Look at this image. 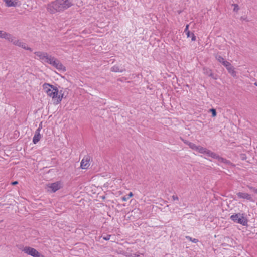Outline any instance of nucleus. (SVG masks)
Returning <instances> with one entry per match:
<instances>
[{"label": "nucleus", "instance_id": "nucleus-30", "mask_svg": "<svg viewBox=\"0 0 257 257\" xmlns=\"http://www.w3.org/2000/svg\"><path fill=\"white\" fill-rule=\"evenodd\" d=\"M234 11H237L239 10V8L237 5L234 4Z\"/></svg>", "mask_w": 257, "mask_h": 257}, {"label": "nucleus", "instance_id": "nucleus-26", "mask_svg": "<svg viewBox=\"0 0 257 257\" xmlns=\"http://www.w3.org/2000/svg\"><path fill=\"white\" fill-rule=\"evenodd\" d=\"M212 113V117H215L216 116V111L215 109L212 108L209 110Z\"/></svg>", "mask_w": 257, "mask_h": 257}, {"label": "nucleus", "instance_id": "nucleus-20", "mask_svg": "<svg viewBox=\"0 0 257 257\" xmlns=\"http://www.w3.org/2000/svg\"><path fill=\"white\" fill-rule=\"evenodd\" d=\"M203 73L206 75H207L209 76H211L212 75V73L211 70L208 68H203Z\"/></svg>", "mask_w": 257, "mask_h": 257}, {"label": "nucleus", "instance_id": "nucleus-9", "mask_svg": "<svg viewBox=\"0 0 257 257\" xmlns=\"http://www.w3.org/2000/svg\"><path fill=\"white\" fill-rule=\"evenodd\" d=\"M90 161V157L89 156H85L84 157V158L82 160L81 162V167L83 169H87L89 165Z\"/></svg>", "mask_w": 257, "mask_h": 257}, {"label": "nucleus", "instance_id": "nucleus-32", "mask_svg": "<svg viewBox=\"0 0 257 257\" xmlns=\"http://www.w3.org/2000/svg\"><path fill=\"white\" fill-rule=\"evenodd\" d=\"M172 199L173 200H178V199H179L178 196H176V195H173Z\"/></svg>", "mask_w": 257, "mask_h": 257}, {"label": "nucleus", "instance_id": "nucleus-16", "mask_svg": "<svg viewBox=\"0 0 257 257\" xmlns=\"http://www.w3.org/2000/svg\"><path fill=\"white\" fill-rule=\"evenodd\" d=\"M217 157L215 158L214 159H217L218 161L219 162H221V163H224V164H227V165H231L232 164V163L230 162V161H229V160H226L225 158H223L222 157H220L217 154Z\"/></svg>", "mask_w": 257, "mask_h": 257}, {"label": "nucleus", "instance_id": "nucleus-21", "mask_svg": "<svg viewBox=\"0 0 257 257\" xmlns=\"http://www.w3.org/2000/svg\"><path fill=\"white\" fill-rule=\"evenodd\" d=\"M204 148H205L202 146L196 145L195 149L194 150L197 151L198 152L201 154H202L204 151Z\"/></svg>", "mask_w": 257, "mask_h": 257}, {"label": "nucleus", "instance_id": "nucleus-36", "mask_svg": "<svg viewBox=\"0 0 257 257\" xmlns=\"http://www.w3.org/2000/svg\"><path fill=\"white\" fill-rule=\"evenodd\" d=\"M254 85L257 86V82L254 83Z\"/></svg>", "mask_w": 257, "mask_h": 257}, {"label": "nucleus", "instance_id": "nucleus-28", "mask_svg": "<svg viewBox=\"0 0 257 257\" xmlns=\"http://www.w3.org/2000/svg\"><path fill=\"white\" fill-rule=\"evenodd\" d=\"M110 237H111L110 235H107L105 236H103V239L105 240H109L110 239Z\"/></svg>", "mask_w": 257, "mask_h": 257}, {"label": "nucleus", "instance_id": "nucleus-24", "mask_svg": "<svg viewBox=\"0 0 257 257\" xmlns=\"http://www.w3.org/2000/svg\"><path fill=\"white\" fill-rule=\"evenodd\" d=\"M186 238L188 240H189L190 241H192V242H194V243H197L198 241V239H197L196 238H192L190 236H186Z\"/></svg>", "mask_w": 257, "mask_h": 257}, {"label": "nucleus", "instance_id": "nucleus-12", "mask_svg": "<svg viewBox=\"0 0 257 257\" xmlns=\"http://www.w3.org/2000/svg\"><path fill=\"white\" fill-rule=\"evenodd\" d=\"M52 66L56 68L58 70H65V67L62 65L60 61L57 58L53 62Z\"/></svg>", "mask_w": 257, "mask_h": 257}, {"label": "nucleus", "instance_id": "nucleus-35", "mask_svg": "<svg viewBox=\"0 0 257 257\" xmlns=\"http://www.w3.org/2000/svg\"><path fill=\"white\" fill-rule=\"evenodd\" d=\"M184 143H185V144H187V145H188V143H190L189 141H184Z\"/></svg>", "mask_w": 257, "mask_h": 257}, {"label": "nucleus", "instance_id": "nucleus-25", "mask_svg": "<svg viewBox=\"0 0 257 257\" xmlns=\"http://www.w3.org/2000/svg\"><path fill=\"white\" fill-rule=\"evenodd\" d=\"M188 145L189 146V147L192 149V150H194L195 149V148H196V145L193 143H188Z\"/></svg>", "mask_w": 257, "mask_h": 257}, {"label": "nucleus", "instance_id": "nucleus-22", "mask_svg": "<svg viewBox=\"0 0 257 257\" xmlns=\"http://www.w3.org/2000/svg\"><path fill=\"white\" fill-rule=\"evenodd\" d=\"M133 196V193L130 192L127 195L123 196L121 199H122V201H126L127 200H128L129 198H131V197H132Z\"/></svg>", "mask_w": 257, "mask_h": 257}, {"label": "nucleus", "instance_id": "nucleus-14", "mask_svg": "<svg viewBox=\"0 0 257 257\" xmlns=\"http://www.w3.org/2000/svg\"><path fill=\"white\" fill-rule=\"evenodd\" d=\"M202 154H206L208 157H210L214 159L215 158L217 157L216 153L212 152L211 151L207 149L206 148H204V151Z\"/></svg>", "mask_w": 257, "mask_h": 257}, {"label": "nucleus", "instance_id": "nucleus-7", "mask_svg": "<svg viewBox=\"0 0 257 257\" xmlns=\"http://www.w3.org/2000/svg\"><path fill=\"white\" fill-rule=\"evenodd\" d=\"M34 54L36 55V57H35V58L41 60L42 62H45L46 58L48 57V54L47 53L41 51L35 52Z\"/></svg>", "mask_w": 257, "mask_h": 257}, {"label": "nucleus", "instance_id": "nucleus-31", "mask_svg": "<svg viewBox=\"0 0 257 257\" xmlns=\"http://www.w3.org/2000/svg\"><path fill=\"white\" fill-rule=\"evenodd\" d=\"M249 188L251 190H252V191L255 193L257 194V189H255L254 188H253L252 187H249Z\"/></svg>", "mask_w": 257, "mask_h": 257}, {"label": "nucleus", "instance_id": "nucleus-19", "mask_svg": "<svg viewBox=\"0 0 257 257\" xmlns=\"http://www.w3.org/2000/svg\"><path fill=\"white\" fill-rule=\"evenodd\" d=\"M215 58L220 63H221L223 65H224V62H227V61L225 60L220 55H216L215 56Z\"/></svg>", "mask_w": 257, "mask_h": 257}, {"label": "nucleus", "instance_id": "nucleus-4", "mask_svg": "<svg viewBox=\"0 0 257 257\" xmlns=\"http://www.w3.org/2000/svg\"><path fill=\"white\" fill-rule=\"evenodd\" d=\"M23 251L33 257H44L43 255L40 254L36 249L29 247L26 246L23 249Z\"/></svg>", "mask_w": 257, "mask_h": 257}, {"label": "nucleus", "instance_id": "nucleus-34", "mask_svg": "<svg viewBox=\"0 0 257 257\" xmlns=\"http://www.w3.org/2000/svg\"><path fill=\"white\" fill-rule=\"evenodd\" d=\"M12 185H16L18 184V182L17 181H14V182H12L11 183Z\"/></svg>", "mask_w": 257, "mask_h": 257}, {"label": "nucleus", "instance_id": "nucleus-18", "mask_svg": "<svg viewBox=\"0 0 257 257\" xmlns=\"http://www.w3.org/2000/svg\"><path fill=\"white\" fill-rule=\"evenodd\" d=\"M55 59L56 58H55L54 57L51 55H49L48 54V57L46 58L45 62L49 63V64L52 65L54 60H55Z\"/></svg>", "mask_w": 257, "mask_h": 257}, {"label": "nucleus", "instance_id": "nucleus-6", "mask_svg": "<svg viewBox=\"0 0 257 257\" xmlns=\"http://www.w3.org/2000/svg\"><path fill=\"white\" fill-rule=\"evenodd\" d=\"M48 191H51L55 192L61 188V183L60 182H56L53 183L48 184L47 185Z\"/></svg>", "mask_w": 257, "mask_h": 257}, {"label": "nucleus", "instance_id": "nucleus-23", "mask_svg": "<svg viewBox=\"0 0 257 257\" xmlns=\"http://www.w3.org/2000/svg\"><path fill=\"white\" fill-rule=\"evenodd\" d=\"M188 29H189V25L187 24L186 26L185 29L184 30V32L186 33V34L187 35V37H189L190 35V32L189 31Z\"/></svg>", "mask_w": 257, "mask_h": 257}, {"label": "nucleus", "instance_id": "nucleus-2", "mask_svg": "<svg viewBox=\"0 0 257 257\" xmlns=\"http://www.w3.org/2000/svg\"><path fill=\"white\" fill-rule=\"evenodd\" d=\"M43 89L47 95L52 98L55 104H58L61 102L64 96L62 90L59 91L56 86L47 83L43 85Z\"/></svg>", "mask_w": 257, "mask_h": 257}, {"label": "nucleus", "instance_id": "nucleus-5", "mask_svg": "<svg viewBox=\"0 0 257 257\" xmlns=\"http://www.w3.org/2000/svg\"><path fill=\"white\" fill-rule=\"evenodd\" d=\"M11 43H12L15 45L21 47L24 49L28 50L30 51H32V49L31 48L29 47L28 46V45L25 43L20 41L19 40L17 39L15 37H13V38L11 41Z\"/></svg>", "mask_w": 257, "mask_h": 257}, {"label": "nucleus", "instance_id": "nucleus-27", "mask_svg": "<svg viewBox=\"0 0 257 257\" xmlns=\"http://www.w3.org/2000/svg\"><path fill=\"white\" fill-rule=\"evenodd\" d=\"M190 37H191L192 41H194L196 40V36L193 33H190Z\"/></svg>", "mask_w": 257, "mask_h": 257}, {"label": "nucleus", "instance_id": "nucleus-13", "mask_svg": "<svg viewBox=\"0 0 257 257\" xmlns=\"http://www.w3.org/2000/svg\"><path fill=\"white\" fill-rule=\"evenodd\" d=\"M237 196L240 198L246 199L247 200L252 201L253 199L251 195L246 193L239 192L237 194Z\"/></svg>", "mask_w": 257, "mask_h": 257}, {"label": "nucleus", "instance_id": "nucleus-17", "mask_svg": "<svg viewBox=\"0 0 257 257\" xmlns=\"http://www.w3.org/2000/svg\"><path fill=\"white\" fill-rule=\"evenodd\" d=\"M111 70L112 71L115 72H122L124 70V69L122 67H120L117 65L113 66L111 68Z\"/></svg>", "mask_w": 257, "mask_h": 257}, {"label": "nucleus", "instance_id": "nucleus-3", "mask_svg": "<svg viewBox=\"0 0 257 257\" xmlns=\"http://www.w3.org/2000/svg\"><path fill=\"white\" fill-rule=\"evenodd\" d=\"M230 219L234 222L240 224L243 226L247 225V220L244 217L243 214L237 213L232 215Z\"/></svg>", "mask_w": 257, "mask_h": 257}, {"label": "nucleus", "instance_id": "nucleus-1", "mask_svg": "<svg viewBox=\"0 0 257 257\" xmlns=\"http://www.w3.org/2000/svg\"><path fill=\"white\" fill-rule=\"evenodd\" d=\"M75 0H55L48 4L47 10L51 14L61 12L75 4Z\"/></svg>", "mask_w": 257, "mask_h": 257}, {"label": "nucleus", "instance_id": "nucleus-29", "mask_svg": "<svg viewBox=\"0 0 257 257\" xmlns=\"http://www.w3.org/2000/svg\"><path fill=\"white\" fill-rule=\"evenodd\" d=\"M132 212L134 213H140V210L139 209H135L134 210L132 211Z\"/></svg>", "mask_w": 257, "mask_h": 257}, {"label": "nucleus", "instance_id": "nucleus-11", "mask_svg": "<svg viewBox=\"0 0 257 257\" xmlns=\"http://www.w3.org/2000/svg\"><path fill=\"white\" fill-rule=\"evenodd\" d=\"M41 129V127H40V126H39V127L35 131V135L33 138V142L35 144L37 143L40 141L41 138V135L40 133Z\"/></svg>", "mask_w": 257, "mask_h": 257}, {"label": "nucleus", "instance_id": "nucleus-33", "mask_svg": "<svg viewBox=\"0 0 257 257\" xmlns=\"http://www.w3.org/2000/svg\"><path fill=\"white\" fill-rule=\"evenodd\" d=\"M241 158L242 160L245 159V154H241Z\"/></svg>", "mask_w": 257, "mask_h": 257}, {"label": "nucleus", "instance_id": "nucleus-8", "mask_svg": "<svg viewBox=\"0 0 257 257\" xmlns=\"http://www.w3.org/2000/svg\"><path fill=\"white\" fill-rule=\"evenodd\" d=\"M227 69L228 72L233 76L235 77L236 75V71L234 70V68L231 64L228 61L224 62L223 65Z\"/></svg>", "mask_w": 257, "mask_h": 257}, {"label": "nucleus", "instance_id": "nucleus-10", "mask_svg": "<svg viewBox=\"0 0 257 257\" xmlns=\"http://www.w3.org/2000/svg\"><path fill=\"white\" fill-rule=\"evenodd\" d=\"M13 37L14 36L11 34L7 33L4 31L0 30V38H4L9 42H11Z\"/></svg>", "mask_w": 257, "mask_h": 257}, {"label": "nucleus", "instance_id": "nucleus-15", "mask_svg": "<svg viewBox=\"0 0 257 257\" xmlns=\"http://www.w3.org/2000/svg\"><path fill=\"white\" fill-rule=\"evenodd\" d=\"M8 7H16L18 5V0H4Z\"/></svg>", "mask_w": 257, "mask_h": 257}]
</instances>
